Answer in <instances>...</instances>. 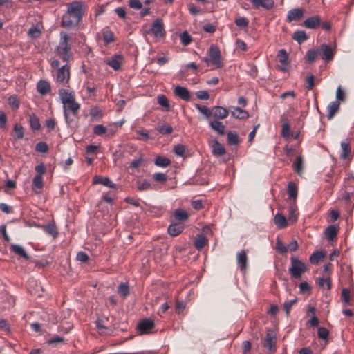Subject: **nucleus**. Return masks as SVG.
Instances as JSON below:
<instances>
[{
  "instance_id": "ddd939ff",
  "label": "nucleus",
  "mask_w": 354,
  "mask_h": 354,
  "mask_svg": "<svg viewBox=\"0 0 354 354\" xmlns=\"http://www.w3.org/2000/svg\"><path fill=\"white\" fill-rule=\"evenodd\" d=\"M174 94L185 101H189L191 95L189 90L183 86H177L174 88Z\"/></svg>"
},
{
  "instance_id": "603ef678",
  "label": "nucleus",
  "mask_w": 354,
  "mask_h": 354,
  "mask_svg": "<svg viewBox=\"0 0 354 354\" xmlns=\"http://www.w3.org/2000/svg\"><path fill=\"white\" fill-rule=\"evenodd\" d=\"M346 100V94L340 86H338L336 91V100L338 102H344Z\"/></svg>"
},
{
  "instance_id": "2f4dec72",
  "label": "nucleus",
  "mask_w": 354,
  "mask_h": 354,
  "mask_svg": "<svg viewBox=\"0 0 354 354\" xmlns=\"http://www.w3.org/2000/svg\"><path fill=\"white\" fill-rule=\"evenodd\" d=\"M174 218L176 221H185L187 220L189 215L187 212L182 209H176L174 214Z\"/></svg>"
},
{
  "instance_id": "5fc2aeb1",
  "label": "nucleus",
  "mask_w": 354,
  "mask_h": 354,
  "mask_svg": "<svg viewBox=\"0 0 354 354\" xmlns=\"http://www.w3.org/2000/svg\"><path fill=\"white\" fill-rule=\"evenodd\" d=\"M118 292L122 296V297H126L129 295V286L126 283H121L118 289Z\"/></svg>"
},
{
  "instance_id": "1a4fd4ad",
  "label": "nucleus",
  "mask_w": 354,
  "mask_h": 354,
  "mask_svg": "<svg viewBox=\"0 0 354 354\" xmlns=\"http://www.w3.org/2000/svg\"><path fill=\"white\" fill-rule=\"evenodd\" d=\"M154 327V322L149 319H145L140 322L137 326V330L140 335L148 334Z\"/></svg>"
},
{
  "instance_id": "ea45409f",
  "label": "nucleus",
  "mask_w": 354,
  "mask_h": 354,
  "mask_svg": "<svg viewBox=\"0 0 354 354\" xmlns=\"http://www.w3.org/2000/svg\"><path fill=\"white\" fill-rule=\"evenodd\" d=\"M325 234L328 240H333L337 235V227L335 225L328 226L325 231Z\"/></svg>"
},
{
  "instance_id": "7c9ffc66",
  "label": "nucleus",
  "mask_w": 354,
  "mask_h": 354,
  "mask_svg": "<svg viewBox=\"0 0 354 354\" xmlns=\"http://www.w3.org/2000/svg\"><path fill=\"white\" fill-rule=\"evenodd\" d=\"M274 223L279 228H284L288 225L286 217L281 214L274 216Z\"/></svg>"
},
{
  "instance_id": "2eb2a0df",
  "label": "nucleus",
  "mask_w": 354,
  "mask_h": 354,
  "mask_svg": "<svg viewBox=\"0 0 354 354\" xmlns=\"http://www.w3.org/2000/svg\"><path fill=\"white\" fill-rule=\"evenodd\" d=\"M93 184H102L107 187L116 189V185L114 184L108 177L95 176L93 180Z\"/></svg>"
},
{
  "instance_id": "9b49d317",
  "label": "nucleus",
  "mask_w": 354,
  "mask_h": 354,
  "mask_svg": "<svg viewBox=\"0 0 354 354\" xmlns=\"http://www.w3.org/2000/svg\"><path fill=\"white\" fill-rule=\"evenodd\" d=\"M229 115L227 109L223 106H215L212 108V117L220 120L226 118Z\"/></svg>"
},
{
  "instance_id": "7ed1b4c3",
  "label": "nucleus",
  "mask_w": 354,
  "mask_h": 354,
  "mask_svg": "<svg viewBox=\"0 0 354 354\" xmlns=\"http://www.w3.org/2000/svg\"><path fill=\"white\" fill-rule=\"evenodd\" d=\"M290 263L289 272L292 278L299 279L306 271V264L294 257L290 258Z\"/></svg>"
},
{
  "instance_id": "6e6d98bb",
  "label": "nucleus",
  "mask_w": 354,
  "mask_h": 354,
  "mask_svg": "<svg viewBox=\"0 0 354 354\" xmlns=\"http://www.w3.org/2000/svg\"><path fill=\"white\" fill-rule=\"evenodd\" d=\"M157 98H158V102L160 106H162V107H164L165 109L169 108V101L165 95H159Z\"/></svg>"
},
{
  "instance_id": "a211bd4d",
  "label": "nucleus",
  "mask_w": 354,
  "mask_h": 354,
  "mask_svg": "<svg viewBox=\"0 0 354 354\" xmlns=\"http://www.w3.org/2000/svg\"><path fill=\"white\" fill-rule=\"evenodd\" d=\"M319 52L322 53V57L324 60H330L333 58L334 53L331 47L327 44H322L320 46Z\"/></svg>"
},
{
  "instance_id": "680f3d73",
  "label": "nucleus",
  "mask_w": 354,
  "mask_h": 354,
  "mask_svg": "<svg viewBox=\"0 0 354 354\" xmlns=\"http://www.w3.org/2000/svg\"><path fill=\"white\" fill-rule=\"evenodd\" d=\"M329 335V331L324 327H319L318 328L317 335L322 339H326Z\"/></svg>"
},
{
  "instance_id": "052dcab7",
  "label": "nucleus",
  "mask_w": 354,
  "mask_h": 354,
  "mask_svg": "<svg viewBox=\"0 0 354 354\" xmlns=\"http://www.w3.org/2000/svg\"><path fill=\"white\" fill-rule=\"evenodd\" d=\"M35 150L39 153H46L48 150V147L46 142H39L36 145Z\"/></svg>"
},
{
  "instance_id": "6e6552de",
  "label": "nucleus",
  "mask_w": 354,
  "mask_h": 354,
  "mask_svg": "<svg viewBox=\"0 0 354 354\" xmlns=\"http://www.w3.org/2000/svg\"><path fill=\"white\" fill-rule=\"evenodd\" d=\"M209 57L212 64L215 65L216 68H221L223 66L221 52L217 46H211L209 48Z\"/></svg>"
},
{
  "instance_id": "e433bc0d",
  "label": "nucleus",
  "mask_w": 354,
  "mask_h": 354,
  "mask_svg": "<svg viewBox=\"0 0 354 354\" xmlns=\"http://www.w3.org/2000/svg\"><path fill=\"white\" fill-rule=\"evenodd\" d=\"M30 124L34 130H39L41 128L39 118L35 113L30 115Z\"/></svg>"
},
{
  "instance_id": "0eeeda50",
  "label": "nucleus",
  "mask_w": 354,
  "mask_h": 354,
  "mask_svg": "<svg viewBox=\"0 0 354 354\" xmlns=\"http://www.w3.org/2000/svg\"><path fill=\"white\" fill-rule=\"evenodd\" d=\"M277 336L276 334L269 330L266 336L264 347L270 352L274 353L276 351Z\"/></svg>"
},
{
  "instance_id": "20e7f679",
  "label": "nucleus",
  "mask_w": 354,
  "mask_h": 354,
  "mask_svg": "<svg viewBox=\"0 0 354 354\" xmlns=\"http://www.w3.org/2000/svg\"><path fill=\"white\" fill-rule=\"evenodd\" d=\"M55 80L56 83L62 86H66L70 80V67L66 64L58 68L55 74Z\"/></svg>"
},
{
  "instance_id": "f8f14e48",
  "label": "nucleus",
  "mask_w": 354,
  "mask_h": 354,
  "mask_svg": "<svg viewBox=\"0 0 354 354\" xmlns=\"http://www.w3.org/2000/svg\"><path fill=\"white\" fill-rule=\"evenodd\" d=\"M58 94H59L60 100L63 104H66L68 102L75 100V95L74 91H73L61 88V89H59Z\"/></svg>"
},
{
  "instance_id": "b1692460",
  "label": "nucleus",
  "mask_w": 354,
  "mask_h": 354,
  "mask_svg": "<svg viewBox=\"0 0 354 354\" xmlns=\"http://www.w3.org/2000/svg\"><path fill=\"white\" fill-rule=\"evenodd\" d=\"M10 250L11 252L25 259H30V257L27 254L24 248L19 245L12 244L10 247Z\"/></svg>"
},
{
  "instance_id": "a878e982",
  "label": "nucleus",
  "mask_w": 354,
  "mask_h": 354,
  "mask_svg": "<svg viewBox=\"0 0 354 354\" xmlns=\"http://www.w3.org/2000/svg\"><path fill=\"white\" fill-rule=\"evenodd\" d=\"M37 89L41 95H44L50 91V85L46 80H40L37 83Z\"/></svg>"
},
{
  "instance_id": "6ab92c4d",
  "label": "nucleus",
  "mask_w": 354,
  "mask_h": 354,
  "mask_svg": "<svg viewBox=\"0 0 354 354\" xmlns=\"http://www.w3.org/2000/svg\"><path fill=\"white\" fill-rule=\"evenodd\" d=\"M209 126L218 135L223 136L225 133V127L220 120H214L210 121Z\"/></svg>"
},
{
  "instance_id": "aec40b11",
  "label": "nucleus",
  "mask_w": 354,
  "mask_h": 354,
  "mask_svg": "<svg viewBox=\"0 0 354 354\" xmlns=\"http://www.w3.org/2000/svg\"><path fill=\"white\" fill-rule=\"evenodd\" d=\"M340 102L338 101H333L331 102L327 106L328 115L327 118L328 120H331L335 113L339 109Z\"/></svg>"
},
{
  "instance_id": "f3484780",
  "label": "nucleus",
  "mask_w": 354,
  "mask_h": 354,
  "mask_svg": "<svg viewBox=\"0 0 354 354\" xmlns=\"http://www.w3.org/2000/svg\"><path fill=\"white\" fill-rule=\"evenodd\" d=\"M237 264L241 271L245 270L247 268L248 257L245 250L239 252L236 254Z\"/></svg>"
},
{
  "instance_id": "c03bdc74",
  "label": "nucleus",
  "mask_w": 354,
  "mask_h": 354,
  "mask_svg": "<svg viewBox=\"0 0 354 354\" xmlns=\"http://www.w3.org/2000/svg\"><path fill=\"white\" fill-rule=\"evenodd\" d=\"M8 104L12 109H17L19 106V101L15 95H12L8 97Z\"/></svg>"
},
{
  "instance_id": "412c9836",
  "label": "nucleus",
  "mask_w": 354,
  "mask_h": 354,
  "mask_svg": "<svg viewBox=\"0 0 354 354\" xmlns=\"http://www.w3.org/2000/svg\"><path fill=\"white\" fill-rule=\"evenodd\" d=\"M341 148L342 151L340 153V158L342 160H346L349 158L351 152V147L350 146V143L347 140H344L341 142Z\"/></svg>"
},
{
  "instance_id": "a19ab883",
  "label": "nucleus",
  "mask_w": 354,
  "mask_h": 354,
  "mask_svg": "<svg viewBox=\"0 0 354 354\" xmlns=\"http://www.w3.org/2000/svg\"><path fill=\"white\" fill-rule=\"evenodd\" d=\"M277 57L279 58V60L280 63L283 66H286L287 64V61L288 59V54L287 53L286 50L284 49H281L278 52Z\"/></svg>"
},
{
  "instance_id": "393cba45",
  "label": "nucleus",
  "mask_w": 354,
  "mask_h": 354,
  "mask_svg": "<svg viewBox=\"0 0 354 354\" xmlns=\"http://www.w3.org/2000/svg\"><path fill=\"white\" fill-rule=\"evenodd\" d=\"M232 116L238 119H246L249 117L248 113L239 107H232Z\"/></svg>"
},
{
  "instance_id": "13d9d810",
  "label": "nucleus",
  "mask_w": 354,
  "mask_h": 354,
  "mask_svg": "<svg viewBox=\"0 0 354 354\" xmlns=\"http://www.w3.org/2000/svg\"><path fill=\"white\" fill-rule=\"evenodd\" d=\"M94 134L97 136H102L106 132V128L102 124L95 125L93 129Z\"/></svg>"
},
{
  "instance_id": "de8ad7c7",
  "label": "nucleus",
  "mask_w": 354,
  "mask_h": 354,
  "mask_svg": "<svg viewBox=\"0 0 354 354\" xmlns=\"http://www.w3.org/2000/svg\"><path fill=\"white\" fill-rule=\"evenodd\" d=\"M180 38L183 46H188L192 41V37L187 31L183 32L180 35Z\"/></svg>"
},
{
  "instance_id": "f257e3e1",
  "label": "nucleus",
  "mask_w": 354,
  "mask_h": 354,
  "mask_svg": "<svg viewBox=\"0 0 354 354\" xmlns=\"http://www.w3.org/2000/svg\"><path fill=\"white\" fill-rule=\"evenodd\" d=\"M67 10L63 15L61 26L64 28H71L78 25L86 11V4L80 1H75L66 3Z\"/></svg>"
},
{
  "instance_id": "79ce46f5",
  "label": "nucleus",
  "mask_w": 354,
  "mask_h": 354,
  "mask_svg": "<svg viewBox=\"0 0 354 354\" xmlns=\"http://www.w3.org/2000/svg\"><path fill=\"white\" fill-rule=\"evenodd\" d=\"M317 283L320 288H326L327 290L331 288V281L330 278L319 277Z\"/></svg>"
},
{
  "instance_id": "0e129e2a",
  "label": "nucleus",
  "mask_w": 354,
  "mask_h": 354,
  "mask_svg": "<svg viewBox=\"0 0 354 354\" xmlns=\"http://www.w3.org/2000/svg\"><path fill=\"white\" fill-rule=\"evenodd\" d=\"M40 34V30L35 26H32L28 31V35L31 38H37Z\"/></svg>"
},
{
  "instance_id": "bb28decb",
  "label": "nucleus",
  "mask_w": 354,
  "mask_h": 354,
  "mask_svg": "<svg viewBox=\"0 0 354 354\" xmlns=\"http://www.w3.org/2000/svg\"><path fill=\"white\" fill-rule=\"evenodd\" d=\"M207 241V239L203 234H198L195 238L194 245L198 250H201Z\"/></svg>"
},
{
  "instance_id": "473e14b6",
  "label": "nucleus",
  "mask_w": 354,
  "mask_h": 354,
  "mask_svg": "<svg viewBox=\"0 0 354 354\" xmlns=\"http://www.w3.org/2000/svg\"><path fill=\"white\" fill-rule=\"evenodd\" d=\"M325 257V254L321 251H317L313 253L310 258L309 261L311 264L315 265L317 264L320 261H322Z\"/></svg>"
},
{
  "instance_id": "5701e85b",
  "label": "nucleus",
  "mask_w": 354,
  "mask_h": 354,
  "mask_svg": "<svg viewBox=\"0 0 354 354\" xmlns=\"http://www.w3.org/2000/svg\"><path fill=\"white\" fill-rule=\"evenodd\" d=\"M320 23V18L318 16H314L306 19L304 21V26L308 28L313 29L317 28Z\"/></svg>"
},
{
  "instance_id": "864d4df0",
  "label": "nucleus",
  "mask_w": 354,
  "mask_h": 354,
  "mask_svg": "<svg viewBox=\"0 0 354 354\" xmlns=\"http://www.w3.org/2000/svg\"><path fill=\"white\" fill-rule=\"evenodd\" d=\"M341 299L344 304H349L350 292L347 288H343L341 294Z\"/></svg>"
},
{
  "instance_id": "e2e57ef3",
  "label": "nucleus",
  "mask_w": 354,
  "mask_h": 354,
  "mask_svg": "<svg viewBox=\"0 0 354 354\" xmlns=\"http://www.w3.org/2000/svg\"><path fill=\"white\" fill-rule=\"evenodd\" d=\"M136 133L138 134V140L147 141L149 138V136L147 131L145 130H137Z\"/></svg>"
},
{
  "instance_id": "9d476101",
  "label": "nucleus",
  "mask_w": 354,
  "mask_h": 354,
  "mask_svg": "<svg viewBox=\"0 0 354 354\" xmlns=\"http://www.w3.org/2000/svg\"><path fill=\"white\" fill-rule=\"evenodd\" d=\"M123 60L124 57L122 55L116 54L110 58L106 59L104 62L115 71H118L120 68Z\"/></svg>"
},
{
  "instance_id": "37998d69",
  "label": "nucleus",
  "mask_w": 354,
  "mask_h": 354,
  "mask_svg": "<svg viewBox=\"0 0 354 354\" xmlns=\"http://www.w3.org/2000/svg\"><path fill=\"white\" fill-rule=\"evenodd\" d=\"M274 2L273 0H260L256 6H261L266 10H270L274 7Z\"/></svg>"
},
{
  "instance_id": "cd10ccee",
  "label": "nucleus",
  "mask_w": 354,
  "mask_h": 354,
  "mask_svg": "<svg viewBox=\"0 0 354 354\" xmlns=\"http://www.w3.org/2000/svg\"><path fill=\"white\" fill-rule=\"evenodd\" d=\"M293 169L298 175L301 176L304 171V161L303 158L299 156H297L292 164Z\"/></svg>"
},
{
  "instance_id": "bf43d9fd",
  "label": "nucleus",
  "mask_w": 354,
  "mask_h": 354,
  "mask_svg": "<svg viewBox=\"0 0 354 354\" xmlns=\"http://www.w3.org/2000/svg\"><path fill=\"white\" fill-rule=\"evenodd\" d=\"M151 184L147 180H142L138 182V189L140 191L147 190L150 188Z\"/></svg>"
},
{
  "instance_id": "39448f33",
  "label": "nucleus",
  "mask_w": 354,
  "mask_h": 354,
  "mask_svg": "<svg viewBox=\"0 0 354 354\" xmlns=\"http://www.w3.org/2000/svg\"><path fill=\"white\" fill-rule=\"evenodd\" d=\"M80 109V104L77 102L75 100H72L66 104H63L64 119L68 124L71 122L69 113H71L73 115L76 116L78 114Z\"/></svg>"
},
{
  "instance_id": "a18cd8bd",
  "label": "nucleus",
  "mask_w": 354,
  "mask_h": 354,
  "mask_svg": "<svg viewBox=\"0 0 354 354\" xmlns=\"http://www.w3.org/2000/svg\"><path fill=\"white\" fill-rule=\"evenodd\" d=\"M158 131L161 134L169 135L172 133L173 128L169 124H162V125L158 127Z\"/></svg>"
},
{
  "instance_id": "8fccbe9b",
  "label": "nucleus",
  "mask_w": 354,
  "mask_h": 354,
  "mask_svg": "<svg viewBox=\"0 0 354 354\" xmlns=\"http://www.w3.org/2000/svg\"><path fill=\"white\" fill-rule=\"evenodd\" d=\"M103 39L105 44H109L114 41L113 33L110 30H106L103 32Z\"/></svg>"
},
{
  "instance_id": "dca6fc26",
  "label": "nucleus",
  "mask_w": 354,
  "mask_h": 354,
  "mask_svg": "<svg viewBox=\"0 0 354 354\" xmlns=\"http://www.w3.org/2000/svg\"><path fill=\"white\" fill-rule=\"evenodd\" d=\"M304 15V11L301 8H294L288 12L287 21L291 22L300 19Z\"/></svg>"
},
{
  "instance_id": "c85d7f7f",
  "label": "nucleus",
  "mask_w": 354,
  "mask_h": 354,
  "mask_svg": "<svg viewBox=\"0 0 354 354\" xmlns=\"http://www.w3.org/2000/svg\"><path fill=\"white\" fill-rule=\"evenodd\" d=\"M288 193L290 199L292 200V203H295L297 196V187L295 183L289 182L288 184Z\"/></svg>"
},
{
  "instance_id": "423d86ee",
  "label": "nucleus",
  "mask_w": 354,
  "mask_h": 354,
  "mask_svg": "<svg viewBox=\"0 0 354 354\" xmlns=\"http://www.w3.org/2000/svg\"><path fill=\"white\" fill-rule=\"evenodd\" d=\"M147 34L153 35L156 38H161L165 36V30L162 20L158 18L151 24V28L146 30Z\"/></svg>"
},
{
  "instance_id": "58836bf2",
  "label": "nucleus",
  "mask_w": 354,
  "mask_h": 354,
  "mask_svg": "<svg viewBox=\"0 0 354 354\" xmlns=\"http://www.w3.org/2000/svg\"><path fill=\"white\" fill-rule=\"evenodd\" d=\"M154 163L158 167H166L171 163V161L167 158L158 156L156 158Z\"/></svg>"
},
{
  "instance_id": "09e8293b",
  "label": "nucleus",
  "mask_w": 354,
  "mask_h": 354,
  "mask_svg": "<svg viewBox=\"0 0 354 354\" xmlns=\"http://www.w3.org/2000/svg\"><path fill=\"white\" fill-rule=\"evenodd\" d=\"M234 22L238 27L245 28L248 26L249 21L245 17H239L236 18Z\"/></svg>"
},
{
  "instance_id": "338daca9",
  "label": "nucleus",
  "mask_w": 354,
  "mask_h": 354,
  "mask_svg": "<svg viewBox=\"0 0 354 354\" xmlns=\"http://www.w3.org/2000/svg\"><path fill=\"white\" fill-rule=\"evenodd\" d=\"M153 178L156 182H160V183H164V182L167 181V175L163 173H155L153 175Z\"/></svg>"
},
{
  "instance_id": "f704fd0d",
  "label": "nucleus",
  "mask_w": 354,
  "mask_h": 354,
  "mask_svg": "<svg viewBox=\"0 0 354 354\" xmlns=\"http://www.w3.org/2000/svg\"><path fill=\"white\" fill-rule=\"evenodd\" d=\"M292 38L297 41L299 44H301L307 40L308 37L306 32L303 30H297L294 32Z\"/></svg>"
},
{
  "instance_id": "49530a36",
  "label": "nucleus",
  "mask_w": 354,
  "mask_h": 354,
  "mask_svg": "<svg viewBox=\"0 0 354 354\" xmlns=\"http://www.w3.org/2000/svg\"><path fill=\"white\" fill-rule=\"evenodd\" d=\"M44 232L53 237L57 235L56 227L54 224H48L44 227Z\"/></svg>"
},
{
  "instance_id": "f03ea898",
  "label": "nucleus",
  "mask_w": 354,
  "mask_h": 354,
  "mask_svg": "<svg viewBox=\"0 0 354 354\" xmlns=\"http://www.w3.org/2000/svg\"><path fill=\"white\" fill-rule=\"evenodd\" d=\"M72 41L68 34L64 31L60 32V40L55 52L64 62H68L73 57L71 52Z\"/></svg>"
},
{
  "instance_id": "774afa93",
  "label": "nucleus",
  "mask_w": 354,
  "mask_h": 354,
  "mask_svg": "<svg viewBox=\"0 0 354 354\" xmlns=\"http://www.w3.org/2000/svg\"><path fill=\"white\" fill-rule=\"evenodd\" d=\"M195 94L197 98L201 100H207L209 97L208 92L204 90L198 91Z\"/></svg>"
},
{
  "instance_id": "c9c22d12",
  "label": "nucleus",
  "mask_w": 354,
  "mask_h": 354,
  "mask_svg": "<svg viewBox=\"0 0 354 354\" xmlns=\"http://www.w3.org/2000/svg\"><path fill=\"white\" fill-rule=\"evenodd\" d=\"M227 142L229 145H236L239 144V136L236 131H230L227 133Z\"/></svg>"
},
{
  "instance_id": "72a5a7b5",
  "label": "nucleus",
  "mask_w": 354,
  "mask_h": 354,
  "mask_svg": "<svg viewBox=\"0 0 354 354\" xmlns=\"http://www.w3.org/2000/svg\"><path fill=\"white\" fill-rule=\"evenodd\" d=\"M195 107L206 118V119L209 120L210 118H212V108L210 109L205 106H201L198 104H196Z\"/></svg>"
},
{
  "instance_id": "69168bd1",
  "label": "nucleus",
  "mask_w": 354,
  "mask_h": 354,
  "mask_svg": "<svg viewBox=\"0 0 354 354\" xmlns=\"http://www.w3.org/2000/svg\"><path fill=\"white\" fill-rule=\"evenodd\" d=\"M297 302V299H291V300H288V301H286L284 302L283 304V308H284V310H286V315H288L289 313H290V311L292 307V306L296 304Z\"/></svg>"
},
{
  "instance_id": "4d7b16f0",
  "label": "nucleus",
  "mask_w": 354,
  "mask_h": 354,
  "mask_svg": "<svg viewBox=\"0 0 354 354\" xmlns=\"http://www.w3.org/2000/svg\"><path fill=\"white\" fill-rule=\"evenodd\" d=\"M14 131L17 139H21L24 137V129L21 124H16L14 127Z\"/></svg>"
},
{
  "instance_id": "3c124183",
  "label": "nucleus",
  "mask_w": 354,
  "mask_h": 354,
  "mask_svg": "<svg viewBox=\"0 0 354 354\" xmlns=\"http://www.w3.org/2000/svg\"><path fill=\"white\" fill-rule=\"evenodd\" d=\"M319 50H310L306 53V58L309 62H314L317 57Z\"/></svg>"
},
{
  "instance_id": "c756f323",
  "label": "nucleus",
  "mask_w": 354,
  "mask_h": 354,
  "mask_svg": "<svg viewBox=\"0 0 354 354\" xmlns=\"http://www.w3.org/2000/svg\"><path fill=\"white\" fill-rule=\"evenodd\" d=\"M44 186L42 176H35L32 180V189L39 193L41 192Z\"/></svg>"
},
{
  "instance_id": "4be33fe9",
  "label": "nucleus",
  "mask_w": 354,
  "mask_h": 354,
  "mask_svg": "<svg viewBox=\"0 0 354 354\" xmlns=\"http://www.w3.org/2000/svg\"><path fill=\"white\" fill-rule=\"evenodd\" d=\"M183 225L179 223H171L168 227V233L172 236H176L180 234L183 230Z\"/></svg>"
},
{
  "instance_id": "4c0bfd02",
  "label": "nucleus",
  "mask_w": 354,
  "mask_h": 354,
  "mask_svg": "<svg viewBox=\"0 0 354 354\" xmlns=\"http://www.w3.org/2000/svg\"><path fill=\"white\" fill-rule=\"evenodd\" d=\"M297 207L295 203L290 205L288 212V220L292 222H295L297 219Z\"/></svg>"
},
{
  "instance_id": "4468645a",
  "label": "nucleus",
  "mask_w": 354,
  "mask_h": 354,
  "mask_svg": "<svg viewBox=\"0 0 354 354\" xmlns=\"http://www.w3.org/2000/svg\"><path fill=\"white\" fill-rule=\"evenodd\" d=\"M209 145L214 156H221L225 153V147L217 140H212Z\"/></svg>"
}]
</instances>
